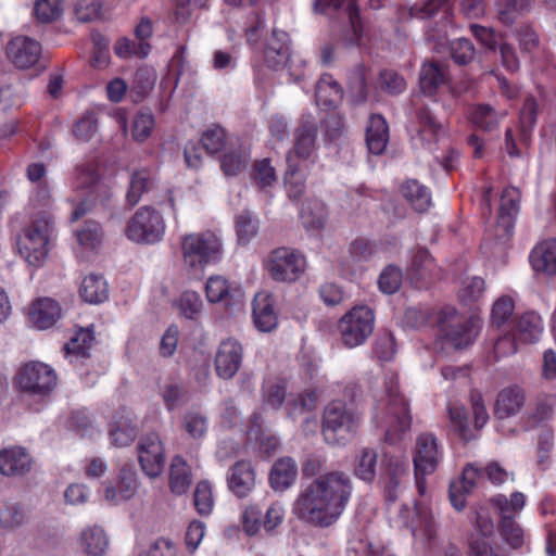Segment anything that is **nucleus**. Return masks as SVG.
Wrapping results in <instances>:
<instances>
[{
  "instance_id": "f257e3e1",
  "label": "nucleus",
  "mask_w": 556,
  "mask_h": 556,
  "mask_svg": "<svg viewBox=\"0 0 556 556\" xmlns=\"http://www.w3.org/2000/svg\"><path fill=\"white\" fill-rule=\"evenodd\" d=\"M326 460L318 455H309L303 465V475L317 476L296 497L294 515L303 522L328 528L334 525L345 510L352 493L353 481L343 470L320 473Z\"/></svg>"
},
{
  "instance_id": "f03ea898",
  "label": "nucleus",
  "mask_w": 556,
  "mask_h": 556,
  "mask_svg": "<svg viewBox=\"0 0 556 556\" xmlns=\"http://www.w3.org/2000/svg\"><path fill=\"white\" fill-rule=\"evenodd\" d=\"M374 418L378 427L386 429V440L391 444L400 441L410 429L408 402L399 391L397 376L386 377L383 394L377 400Z\"/></svg>"
},
{
  "instance_id": "7ed1b4c3",
  "label": "nucleus",
  "mask_w": 556,
  "mask_h": 556,
  "mask_svg": "<svg viewBox=\"0 0 556 556\" xmlns=\"http://www.w3.org/2000/svg\"><path fill=\"white\" fill-rule=\"evenodd\" d=\"M362 422V413L342 400L327 404L323 414L321 434L327 444L345 446L356 435Z\"/></svg>"
},
{
  "instance_id": "20e7f679",
  "label": "nucleus",
  "mask_w": 556,
  "mask_h": 556,
  "mask_svg": "<svg viewBox=\"0 0 556 556\" xmlns=\"http://www.w3.org/2000/svg\"><path fill=\"white\" fill-rule=\"evenodd\" d=\"M54 232V218L50 211L42 210L31 216L30 223L17 238L22 257L33 266H41L49 253Z\"/></svg>"
},
{
  "instance_id": "39448f33",
  "label": "nucleus",
  "mask_w": 556,
  "mask_h": 556,
  "mask_svg": "<svg viewBox=\"0 0 556 556\" xmlns=\"http://www.w3.org/2000/svg\"><path fill=\"white\" fill-rule=\"evenodd\" d=\"M180 248L185 266L197 271L218 262L223 255V242L211 230L185 235L181 238Z\"/></svg>"
},
{
  "instance_id": "423d86ee",
  "label": "nucleus",
  "mask_w": 556,
  "mask_h": 556,
  "mask_svg": "<svg viewBox=\"0 0 556 556\" xmlns=\"http://www.w3.org/2000/svg\"><path fill=\"white\" fill-rule=\"evenodd\" d=\"M166 225L163 215L152 206L140 207L129 219L125 233L136 243L154 244L165 233Z\"/></svg>"
},
{
  "instance_id": "0eeeda50",
  "label": "nucleus",
  "mask_w": 556,
  "mask_h": 556,
  "mask_svg": "<svg viewBox=\"0 0 556 556\" xmlns=\"http://www.w3.org/2000/svg\"><path fill=\"white\" fill-rule=\"evenodd\" d=\"M438 326L443 348L460 350L469 346L475 340L472 324L453 307H445L439 313Z\"/></svg>"
},
{
  "instance_id": "6e6552de",
  "label": "nucleus",
  "mask_w": 556,
  "mask_h": 556,
  "mask_svg": "<svg viewBox=\"0 0 556 556\" xmlns=\"http://www.w3.org/2000/svg\"><path fill=\"white\" fill-rule=\"evenodd\" d=\"M16 383L23 393L45 399L56 387L58 376L49 365L33 361L18 369Z\"/></svg>"
},
{
  "instance_id": "1a4fd4ad",
  "label": "nucleus",
  "mask_w": 556,
  "mask_h": 556,
  "mask_svg": "<svg viewBox=\"0 0 556 556\" xmlns=\"http://www.w3.org/2000/svg\"><path fill=\"white\" fill-rule=\"evenodd\" d=\"M375 325V315L371 308L365 305L354 306L339 320L338 329L343 344L356 348L365 343L371 336Z\"/></svg>"
},
{
  "instance_id": "9d476101",
  "label": "nucleus",
  "mask_w": 556,
  "mask_h": 556,
  "mask_svg": "<svg viewBox=\"0 0 556 556\" xmlns=\"http://www.w3.org/2000/svg\"><path fill=\"white\" fill-rule=\"evenodd\" d=\"M305 257L289 248H278L271 252L268 270L277 281H295L305 269Z\"/></svg>"
},
{
  "instance_id": "9b49d317",
  "label": "nucleus",
  "mask_w": 556,
  "mask_h": 556,
  "mask_svg": "<svg viewBox=\"0 0 556 556\" xmlns=\"http://www.w3.org/2000/svg\"><path fill=\"white\" fill-rule=\"evenodd\" d=\"M442 459L438 439L433 433L424 432L416 438L413 463L417 483L420 478L435 471Z\"/></svg>"
},
{
  "instance_id": "f8f14e48",
  "label": "nucleus",
  "mask_w": 556,
  "mask_h": 556,
  "mask_svg": "<svg viewBox=\"0 0 556 556\" xmlns=\"http://www.w3.org/2000/svg\"><path fill=\"white\" fill-rule=\"evenodd\" d=\"M138 460L141 470L149 478H157L165 466V453L157 433L142 435L137 445Z\"/></svg>"
},
{
  "instance_id": "ddd939ff",
  "label": "nucleus",
  "mask_w": 556,
  "mask_h": 556,
  "mask_svg": "<svg viewBox=\"0 0 556 556\" xmlns=\"http://www.w3.org/2000/svg\"><path fill=\"white\" fill-rule=\"evenodd\" d=\"M41 53L40 42L23 35L13 37L5 46L8 60L20 70H27L36 65Z\"/></svg>"
},
{
  "instance_id": "4468645a",
  "label": "nucleus",
  "mask_w": 556,
  "mask_h": 556,
  "mask_svg": "<svg viewBox=\"0 0 556 556\" xmlns=\"http://www.w3.org/2000/svg\"><path fill=\"white\" fill-rule=\"evenodd\" d=\"M243 348L239 341L228 338L220 342L215 355V370L218 377L231 379L240 369Z\"/></svg>"
},
{
  "instance_id": "2eb2a0df",
  "label": "nucleus",
  "mask_w": 556,
  "mask_h": 556,
  "mask_svg": "<svg viewBox=\"0 0 556 556\" xmlns=\"http://www.w3.org/2000/svg\"><path fill=\"white\" fill-rule=\"evenodd\" d=\"M484 479L482 467L475 464H468L459 481L452 482L450 485V501L453 507L460 511L466 506V495L470 494L477 484Z\"/></svg>"
},
{
  "instance_id": "dca6fc26",
  "label": "nucleus",
  "mask_w": 556,
  "mask_h": 556,
  "mask_svg": "<svg viewBox=\"0 0 556 556\" xmlns=\"http://www.w3.org/2000/svg\"><path fill=\"white\" fill-rule=\"evenodd\" d=\"M33 458L25 447L10 446L0 451V472L7 477H23L33 468Z\"/></svg>"
},
{
  "instance_id": "f3484780",
  "label": "nucleus",
  "mask_w": 556,
  "mask_h": 556,
  "mask_svg": "<svg viewBox=\"0 0 556 556\" xmlns=\"http://www.w3.org/2000/svg\"><path fill=\"white\" fill-rule=\"evenodd\" d=\"M252 317L257 330L270 332L278 325V315L273 295L266 291L255 294L252 302Z\"/></svg>"
},
{
  "instance_id": "a211bd4d",
  "label": "nucleus",
  "mask_w": 556,
  "mask_h": 556,
  "mask_svg": "<svg viewBox=\"0 0 556 556\" xmlns=\"http://www.w3.org/2000/svg\"><path fill=\"white\" fill-rule=\"evenodd\" d=\"M407 475V463L399 457H386L383 462V471L381 483L386 500L394 503L399 498V491L403 478Z\"/></svg>"
},
{
  "instance_id": "6ab92c4d",
  "label": "nucleus",
  "mask_w": 556,
  "mask_h": 556,
  "mask_svg": "<svg viewBox=\"0 0 556 556\" xmlns=\"http://www.w3.org/2000/svg\"><path fill=\"white\" fill-rule=\"evenodd\" d=\"M317 131L318 128L314 118L311 116L302 117L294 131L293 148L288 152V154L291 153V163H293V155L307 160L313 154L316 147Z\"/></svg>"
},
{
  "instance_id": "aec40b11",
  "label": "nucleus",
  "mask_w": 556,
  "mask_h": 556,
  "mask_svg": "<svg viewBox=\"0 0 556 556\" xmlns=\"http://www.w3.org/2000/svg\"><path fill=\"white\" fill-rule=\"evenodd\" d=\"M526 403V393L518 386H510L498 392L493 409L496 419H506L520 413Z\"/></svg>"
},
{
  "instance_id": "412c9836",
  "label": "nucleus",
  "mask_w": 556,
  "mask_h": 556,
  "mask_svg": "<svg viewBox=\"0 0 556 556\" xmlns=\"http://www.w3.org/2000/svg\"><path fill=\"white\" fill-rule=\"evenodd\" d=\"M229 490L238 497H245L254 489L255 471L248 460L237 462L230 469L227 477Z\"/></svg>"
},
{
  "instance_id": "4be33fe9",
  "label": "nucleus",
  "mask_w": 556,
  "mask_h": 556,
  "mask_svg": "<svg viewBox=\"0 0 556 556\" xmlns=\"http://www.w3.org/2000/svg\"><path fill=\"white\" fill-rule=\"evenodd\" d=\"M448 67L438 61L425 62L419 72V86L424 94L433 96L437 90L448 83Z\"/></svg>"
},
{
  "instance_id": "5701e85b",
  "label": "nucleus",
  "mask_w": 556,
  "mask_h": 556,
  "mask_svg": "<svg viewBox=\"0 0 556 556\" xmlns=\"http://www.w3.org/2000/svg\"><path fill=\"white\" fill-rule=\"evenodd\" d=\"M357 0H314L313 8L316 13H326L328 10H344L354 34V42L361 38V22Z\"/></svg>"
},
{
  "instance_id": "b1692460",
  "label": "nucleus",
  "mask_w": 556,
  "mask_h": 556,
  "mask_svg": "<svg viewBox=\"0 0 556 556\" xmlns=\"http://www.w3.org/2000/svg\"><path fill=\"white\" fill-rule=\"evenodd\" d=\"M61 317L59 303L50 298L36 300L29 308V318L39 329L52 327Z\"/></svg>"
},
{
  "instance_id": "393cba45",
  "label": "nucleus",
  "mask_w": 556,
  "mask_h": 556,
  "mask_svg": "<svg viewBox=\"0 0 556 556\" xmlns=\"http://www.w3.org/2000/svg\"><path fill=\"white\" fill-rule=\"evenodd\" d=\"M519 203L520 193L518 189L509 187L503 191L497 217V229H502L506 235H510L514 227L515 217L519 212Z\"/></svg>"
},
{
  "instance_id": "a878e982",
  "label": "nucleus",
  "mask_w": 556,
  "mask_h": 556,
  "mask_svg": "<svg viewBox=\"0 0 556 556\" xmlns=\"http://www.w3.org/2000/svg\"><path fill=\"white\" fill-rule=\"evenodd\" d=\"M388 142L389 126L386 118L380 114L370 115L366 128V144L369 152L376 155L382 154Z\"/></svg>"
},
{
  "instance_id": "bb28decb",
  "label": "nucleus",
  "mask_w": 556,
  "mask_h": 556,
  "mask_svg": "<svg viewBox=\"0 0 556 556\" xmlns=\"http://www.w3.org/2000/svg\"><path fill=\"white\" fill-rule=\"evenodd\" d=\"M289 36L286 31L274 29L264 51L265 61L271 68L285 65L289 59Z\"/></svg>"
},
{
  "instance_id": "cd10ccee",
  "label": "nucleus",
  "mask_w": 556,
  "mask_h": 556,
  "mask_svg": "<svg viewBox=\"0 0 556 556\" xmlns=\"http://www.w3.org/2000/svg\"><path fill=\"white\" fill-rule=\"evenodd\" d=\"M450 0H427L419 9H414V15L420 18L433 17L438 12L443 13L444 23L442 28L438 30L430 29L429 38L441 41L447 36V28L452 25L450 18Z\"/></svg>"
},
{
  "instance_id": "c85d7f7f",
  "label": "nucleus",
  "mask_w": 556,
  "mask_h": 556,
  "mask_svg": "<svg viewBox=\"0 0 556 556\" xmlns=\"http://www.w3.org/2000/svg\"><path fill=\"white\" fill-rule=\"evenodd\" d=\"M298 475L296 463L286 456L277 459L269 473L270 486L276 491H285L295 481Z\"/></svg>"
},
{
  "instance_id": "c756f323",
  "label": "nucleus",
  "mask_w": 556,
  "mask_h": 556,
  "mask_svg": "<svg viewBox=\"0 0 556 556\" xmlns=\"http://www.w3.org/2000/svg\"><path fill=\"white\" fill-rule=\"evenodd\" d=\"M79 546L87 556H103L109 548V538L99 526L85 528L79 535Z\"/></svg>"
},
{
  "instance_id": "7c9ffc66",
  "label": "nucleus",
  "mask_w": 556,
  "mask_h": 556,
  "mask_svg": "<svg viewBox=\"0 0 556 556\" xmlns=\"http://www.w3.org/2000/svg\"><path fill=\"white\" fill-rule=\"evenodd\" d=\"M530 262L535 271L556 274V239L543 241L533 249Z\"/></svg>"
},
{
  "instance_id": "2f4dec72",
  "label": "nucleus",
  "mask_w": 556,
  "mask_h": 556,
  "mask_svg": "<svg viewBox=\"0 0 556 556\" xmlns=\"http://www.w3.org/2000/svg\"><path fill=\"white\" fill-rule=\"evenodd\" d=\"M506 115L505 110L497 111L491 104L479 103L472 108L470 119L477 128L483 131H493L498 128Z\"/></svg>"
},
{
  "instance_id": "473e14b6",
  "label": "nucleus",
  "mask_w": 556,
  "mask_h": 556,
  "mask_svg": "<svg viewBox=\"0 0 556 556\" xmlns=\"http://www.w3.org/2000/svg\"><path fill=\"white\" fill-rule=\"evenodd\" d=\"M378 453L371 447H362L353 460V475L365 483H372L377 476Z\"/></svg>"
},
{
  "instance_id": "72a5a7b5",
  "label": "nucleus",
  "mask_w": 556,
  "mask_h": 556,
  "mask_svg": "<svg viewBox=\"0 0 556 556\" xmlns=\"http://www.w3.org/2000/svg\"><path fill=\"white\" fill-rule=\"evenodd\" d=\"M192 483L190 467L181 456H175L169 467V489L175 495L188 492Z\"/></svg>"
},
{
  "instance_id": "f704fd0d",
  "label": "nucleus",
  "mask_w": 556,
  "mask_h": 556,
  "mask_svg": "<svg viewBox=\"0 0 556 556\" xmlns=\"http://www.w3.org/2000/svg\"><path fill=\"white\" fill-rule=\"evenodd\" d=\"M80 296L90 304L104 302L109 298V287L101 275L90 274L85 277L80 289Z\"/></svg>"
},
{
  "instance_id": "c9c22d12",
  "label": "nucleus",
  "mask_w": 556,
  "mask_h": 556,
  "mask_svg": "<svg viewBox=\"0 0 556 556\" xmlns=\"http://www.w3.org/2000/svg\"><path fill=\"white\" fill-rule=\"evenodd\" d=\"M403 197L419 213L426 212L431 205V195L427 187L415 179L406 180L402 187Z\"/></svg>"
},
{
  "instance_id": "e433bc0d",
  "label": "nucleus",
  "mask_w": 556,
  "mask_h": 556,
  "mask_svg": "<svg viewBox=\"0 0 556 556\" xmlns=\"http://www.w3.org/2000/svg\"><path fill=\"white\" fill-rule=\"evenodd\" d=\"M491 505L500 516V520L515 519L526 505V496L521 492H514L510 498L503 494H497L490 500Z\"/></svg>"
},
{
  "instance_id": "4c0bfd02",
  "label": "nucleus",
  "mask_w": 556,
  "mask_h": 556,
  "mask_svg": "<svg viewBox=\"0 0 556 556\" xmlns=\"http://www.w3.org/2000/svg\"><path fill=\"white\" fill-rule=\"evenodd\" d=\"M343 91L340 84L330 74H324L316 85V102L317 104L330 108L342 98Z\"/></svg>"
},
{
  "instance_id": "58836bf2",
  "label": "nucleus",
  "mask_w": 556,
  "mask_h": 556,
  "mask_svg": "<svg viewBox=\"0 0 556 556\" xmlns=\"http://www.w3.org/2000/svg\"><path fill=\"white\" fill-rule=\"evenodd\" d=\"M109 435L112 445L124 447L135 440L137 429L128 417L118 416L109 424Z\"/></svg>"
},
{
  "instance_id": "ea45409f",
  "label": "nucleus",
  "mask_w": 556,
  "mask_h": 556,
  "mask_svg": "<svg viewBox=\"0 0 556 556\" xmlns=\"http://www.w3.org/2000/svg\"><path fill=\"white\" fill-rule=\"evenodd\" d=\"M543 332V323L539 314L528 312L521 315L517 321V337L522 343L539 341Z\"/></svg>"
},
{
  "instance_id": "a19ab883",
  "label": "nucleus",
  "mask_w": 556,
  "mask_h": 556,
  "mask_svg": "<svg viewBox=\"0 0 556 556\" xmlns=\"http://www.w3.org/2000/svg\"><path fill=\"white\" fill-rule=\"evenodd\" d=\"M417 117L419 122V138L428 144L435 142L443 132V125L435 119L428 106L419 108Z\"/></svg>"
},
{
  "instance_id": "79ce46f5",
  "label": "nucleus",
  "mask_w": 556,
  "mask_h": 556,
  "mask_svg": "<svg viewBox=\"0 0 556 556\" xmlns=\"http://www.w3.org/2000/svg\"><path fill=\"white\" fill-rule=\"evenodd\" d=\"M495 8L497 20L502 24L510 26L518 16L530 10L531 0H497Z\"/></svg>"
},
{
  "instance_id": "37998d69",
  "label": "nucleus",
  "mask_w": 556,
  "mask_h": 556,
  "mask_svg": "<svg viewBox=\"0 0 556 556\" xmlns=\"http://www.w3.org/2000/svg\"><path fill=\"white\" fill-rule=\"evenodd\" d=\"M555 406V394H544L539 396L535 407L527 415L526 425L530 428H534L542 422L551 420L554 416Z\"/></svg>"
},
{
  "instance_id": "c03bdc74",
  "label": "nucleus",
  "mask_w": 556,
  "mask_h": 556,
  "mask_svg": "<svg viewBox=\"0 0 556 556\" xmlns=\"http://www.w3.org/2000/svg\"><path fill=\"white\" fill-rule=\"evenodd\" d=\"M288 169L285 175L286 191L292 201H299L306 190L305 175L291 163V153L287 155Z\"/></svg>"
},
{
  "instance_id": "a18cd8bd",
  "label": "nucleus",
  "mask_w": 556,
  "mask_h": 556,
  "mask_svg": "<svg viewBox=\"0 0 556 556\" xmlns=\"http://www.w3.org/2000/svg\"><path fill=\"white\" fill-rule=\"evenodd\" d=\"M152 185L153 180L149 169L142 168L135 170L130 176L129 188L126 193L127 202L131 206L136 205L142 194L150 190Z\"/></svg>"
},
{
  "instance_id": "49530a36",
  "label": "nucleus",
  "mask_w": 556,
  "mask_h": 556,
  "mask_svg": "<svg viewBox=\"0 0 556 556\" xmlns=\"http://www.w3.org/2000/svg\"><path fill=\"white\" fill-rule=\"evenodd\" d=\"M433 266V258L429 252L426 249L418 248L412 251L407 273L412 278L419 280L428 277Z\"/></svg>"
},
{
  "instance_id": "de8ad7c7",
  "label": "nucleus",
  "mask_w": 556,
  "mask_h": 556,
  "mask_svg": "<svg viewBox=\"0 0 556 556\" xmlns=\"http://www.w3.org/2000/svg\"><path fill=\"white\" fill-rule=\"evenodd\" d=\"M327 219L326 208L320 202H311L303 205L301 220L308 230H319L325 227Z\"/></svg>"
},
{
  "instance_id": "09e8293b",
  "label": "nucleus",
  "mask_w": 556,
  "mask_h": 556,
  "mask_svg": "<svg viewBox=\"0 0 556 556\" xmlns=\"http://www.w3.org/2000/svg\"><path fill=\"white\" fill-rule=\"evenodd\" d=\"M238 241L249 243L258 232V220L250 211H243L235 217Z\"/></svg>"
},
{
  "instance_id": "8fccbe9b",
  "label": "nucleus",
  "mask_w": 556,
  "mask_h": 556,
  "mask_svg": "<svg viewBox=\"0 0 556 556\" xmlns=\"http://www.w3.org/2000/svg\"><path fill=\"white\" fill-rule=\"evenodd\" d=\"M250 162V154L243 150L227 151L220 159V168L226 176H237Z\"/></svg>"
},
{
  "instance_id": "3c124183",
  "label": "nucleus",
  "mask_w": 556,
  "mask_h": 556,
  "mask_svg": "<svg viewBox=\"0 0 556 556\" xmlns=\"http://www.w3.org/2000/svg\"><path fill=\"white\" fill-rule=\"evenodd\" d=\"M78 243L87 250L97 249L103 238L102 227L98 222L87 220L75 231Z\"/></svg>"
},
{
  "instance_id": "603ef678",
  "label": "nucleus",
  "mask_w": 556,
  "mask_h": 556,
  "mask_svg": "<svg viewBox=\"0 0 556 556\" xmlns=\"http://www.w3.org/2000/svg\"><path fill=\"white\" fill-rule=\"evenodd\" d=\"M94 341L93 333L90 329L81 328L76 334L64 345L66 354H72L78 357L89 356V350Z\"/></svg>"
},
{
  "instance_id": "864d4df0",
  "label": "nucleus",
  "mask_w": 556,
  "mask_h": 556,
  "mask_svg": "<svg viewBox=\"0 0 556 556\" xmlns=\"http://www.w3.org/2000/svg\"><path fill=\"white\" fill-rule=\"evenodd\" d=\"M498 532L505 543L511 548H520L525 543V532L516 519L498 521Z\"/></svg>"
},
{
  "instance_id": "5fc2aeb1",
  "label": "nucleus",
  "mask_w": 556,
  "mask_h": 556,
  "mask_svg": "<svg viewBox=\"0 0 556 556\" xmlns=\"http://www.w3.org/2000/svg\"><path fill=\"white\" fill-rule=\"evenodd\" d=\"M206 298L211 303H218L228 298H232V293L237 292V289H232L229 282L222 276L210 277L206 286Z\"/></svg>"
},
{
  "instance_id": "6e6d98bb",
  "label": "nucleus",
  "mask_w": 556,
  "mask_h": 556,
  "mask_svg": "<svg viewBox=\"0 0 556 556\" xmlns=\"http://www.w3.org/2000/svg\"><path fill=\"white\" fill-rule=\"evenodd\" d=\"M27 520L26 514L17 503H2L0 505V527L15 529Z\"/></svg>"
},
{
  "instance_id": "4d7b16f0",
  "label": "nucleus",
  "mask_w": 556,
  "mask_h": 556,
  "mask_svg": "<svg viewBox=\"0 0 556 556\" xmlns=\"http://www.w3.org/2000/svg\"><path fill=\"white\" fill-rule=\"evenodd\" d=\"M316 391L308 390L292 396L287 403L288 415L294 417L316 408Z\"/></svg>"
},
{
  "instance_id": "13d9d810",
  "label": "nucleus",
  "mask_w": 556,
  "mask_h": 556,
  "mask_svg": "<svg viewBox=\"0 0 556 556\" xmlns=\"http://www.w3.org/2000/svg\"><path fill=\"white\" fill-rule=\"evenodd\" d=\"M150 50L151 45L149 42H136L126 37L119 38L114 46L115 54L122 59L131 56L144 59Z\"/></svg>"
},
{
  "instance_id": "bf43d9fd",
  "label": "nucleus",
  "mask_w": 556,
  "mask_h": 556,
  "mask_svg": "<svg viewBox=\"0 0 556 556\" xmlns=\"http://www.w3.org/2000/svg\"><path fill=\"white\" fill-rule=\"evenodd\" d=\"M193 504L197 511L201 516H207L212 513L214 507V497L212 485L208 481H200L193 493Z\"/></svg>"
},
{
  "instance_id": "052dcab7",
  "label": "nucleus",
  "mask_w": 556,
  "mask_h": 556,
  "mask_svg": "<svg viewBox=\"0 0 556 556\" xmlns=\"http://www.w3.org/2000/svg\"><path fill=\"white\" fill-rule=\"evenodd\" d=\"M118 480L119 496L122 500H129L138 491L139 482L137 472L132 465L126 464L121 468Z\"/></svg>"
},
{
  "instance_id": "680f3d73",
  "label": "nucleus",
  "mask_w": 556,
  "mask_h": 556,
  "mask_svg": "<svg viewBox=\"0 0 556 556\" xmlns=\"http://www.w3.org/2000/svg\"><path fill=\"white\" fill-rule=\"evenodd\" d=\"M448 418L452 428L464 441L471 439V432L468 426V418L465 407L462 405H450L448 406Z\"/></svg>"
},
{
  "instance_id": "e2e57ef3",
  "label": "nucleus",
  "mask_w": 556,
  "mask_h": 556,
  "mask_svg": "<svg viewBox=\"0 0 556 556\" xmlns=\"http://www.w3.org/2000/svg\"><path fill=\"white\" fill-rule=\"evenodd\" d=\"M379 87L390 96H397L406 89V80L393 70H383L379 74Z\"/></svg>"
},
{
  "instance_id": "0e129e2a",
  "label": "nucleus",
  "mask_w": 556,
  "mask_h": 556,
  "mask_svg": "<svg viewBox=\"0 0 556 556\" xmlns=\"http://www.w3.org/2000/svg\"><path fill=\"white\" fill-rule=\"evenodd\" d=\"M252 179L262 189L270 187L276 182V170L271 166L269 159H263L254 163Z\"/></svg>"
},
{
  "instance_id": "69168bd1",
  "label": "nucleus",
  "mask_w": 556,
  "mask_h": 556,
  "mask_svg": "<svg viewBox=\"0 0 556 556\" xmlns=\"http://www.w3.org/2000/svg\"><path fill=\"white\" fill-rule=\"evenodd\" d=\"M226 142V132L223 127L212 125L203 131L201 143L203 148L211 154L219 152Z\"/></svg>"
},
{
  "instance_id": "338daca9",
  "label": "nucleus",
  "mask_w": 556,
  "mask_h": 556,
  "mask_svg": "<svg viewBox=\"0 0 556 556\" xmlns=\"http://www.w3.org/2000/svg\"><path fill=\"white\" fill-rule=\"evenodd\" d=\"M154 128L153 115L148 111H140L136 114L132 122L131 134L136 141L147 140Z\"/></svg>"
},
{
  "instance_id": "774afa93",
  "label": "nucleus",
  "mask_w": 556,
  "mask_h": 556,
  "mask_svg": "<svg viewBox=\"0 0 556 556\" xmlns=\"http://www.w3.org/2000/svg\"><path fill=\"white\" fill-rule=\"evenodd\" d=\"M97 130L98 118L92 112H86L73 127L74 136L80 141H89Z\"/></svg>"
}]
</instances>
